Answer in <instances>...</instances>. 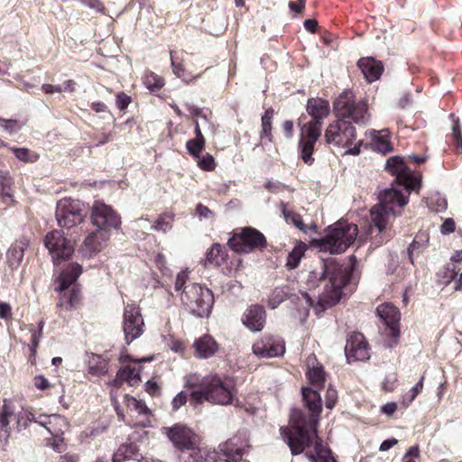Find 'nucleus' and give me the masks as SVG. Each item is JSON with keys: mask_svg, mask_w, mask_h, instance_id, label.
<instances>
[{"mask_svg": "<svg viewBox=\"0 0 462 462\" xmlns=\"http://www.w3.org/2000/svg\"><path fill=\"white\" fill-rule=\"evenodd\" d=\"M353 267L349 263H341L335 258L327 259L319 271L309 273L307 285L315 289L324 283V290L319 297L318 305L322 310L337 304L342 297L343 289L349 283Z\"/></svg>", "mask_w": 462, "mask_h": 462, "instance_id": "f257e3e1", "label": "nucleus"}, {"mask_svg": "<svg viewBox=\"0 0 462 462\" xmlns=\"http://www.w3.org/2000/svg\"><path fill=\"white\" fill-rule=\"evenodd\" d=\"M306 111L311 116V120L303 123L302 118H299L300 140L298 149L300 157L308 165H312L314 158V146L321 135L323 120L328 117L330 112L328 100L320 97H312L308 99Z\"/></svg>", "mask_w": 462, "mask_h": 462, "instance_id": "f03ea898", "label": "nucleus"}, {"mask_svg": "<svg viewBox=\"0 0 462 462\" xmlns=\"http://www.w3.org/2000/svg\"><path fill=\"white\" fill-rule=\"evenodd\" d=\"M291 428L281 429L283 440L287 443L293 456L301 454L317 440H322L318 435V424L305 420L299 411H291L290 416Z\"/></svg>", "mask_w": 462, "mask_h": 462, "instance_id": "7ed1b4c3", "label": "nucleus"}, {"mask_svg": "<svg viewBox=\"0 0 462 462\" xmlns=\"http://www.w3.org/2000/svg\"><path fill=\"white\" fill-rule=\"evenodd\" d=\"M324 237L317 240L320 251L332 254L344 253L356 239L357 226L346 220H339L327 228Z\"/></svg>", "mask_w": 462, "mask_h": 462, "instance_id": "20e7f679", "label": "nucleus"}, {"mask_svg": "<svg viewBox=\"0 0 462 462\" xmlns=\"http://www.w3.org/2000/svg\"><path fill=\"white\" fill-rule=\"evenodd\" d=\"M411 190L406 193L404 186L400 185V188L386 189L380 193L379 204L371 209L372 222L380 233L385 229L387 216L395 215V208H402L408 203Z\"/></svg>", "mask_w": 462, "mask_h": 462, "instance_id": "39448f33", "label": "nucleus"}, {"mask_svg": "<svg viewBox=\"0 0 462 462\" xmlns=\"http://www.w3.org/2000/svg\"><path fill=\"white\" fill-rule=\"evenodd\" d=\"M324 138L328 144L346 149V153L358 155L363 140L356 141V129L349 120L337 117L327 126Z\"/></svg>", "mask_w": 462, "mask_h": 462, "instance_id": "423d86ee", "label": "nucleus"}, {"mask_svg": "<svg viewBox=\"0 0 462 462\" xmlns=\"http://www.w3.org/2000/svg\"><path fill=\"white\" fill-rule=\"evenodd\" d=\"M180 300L184 309L198 318H208L215 303L212 291L199 283L185 286Z\"/></svg>", "mask_w": 462, "mask_h": 462, "instance_id": "0eeeda50", "label": "nucleus"}, {"mask_svg": "<svg viewBox=\"0 0 462 462\" xmlns=\"http://www.w3.org/2000/svg\"><path fill=\"white\" fill-rule=\"evenodd\" d=\"M334 111L337 117L360 125H367L371 118L366 99L357 98L351 90H345L337 97Z\"/></svg>", "mask_w": 462, "mask_h": 462, "instance_id": "6e6552de", "label": "nucleus"}, {"mask_svg": "<svg viewBox=\"0 0 462 462\" xmlns=\"http://www.w3.org/2000/svg\"><path fill=\"white\" fill-rule=\"evenodd\" d=\"M163 430L173 446L181 452L189 451L183 462H206L204 454L197 447V436L194 431L185 425L175 424L163 428Z\"/></svg>", "mask_w": 462, "mask_h": 462, "instance_id": "1a4fd4ad", "label": "nucleus"}, {"mask_svg": "<svg viewBox=\"0 0 462 462\" xmlns=\"http://www.w3.org/2000/svg\"><path fill=\"white\" fill-rule=\"evenodd\" d=\"M82 273V266L77 263H69L60 273L59 277L60 285L58 290L60 291L59 307L66 310L75 309L80 300V292L78 289L72 288L69 291L67 290L78 280Z\"/></svg>", "mask_w": 462, "mask_h": 462, "instance_id": "9d476101", "label": "nucleus"}, {"mask_svg": "<svg viewBox=\"0 0 462 462\" xmlns=\"http://www.w3.org/2000/svg\"><path fill=\"white\" fill-rule=\"evenodd\" d=\"M227 245L236 253L249 254L265 248L267 241L262 232L254 227L246 226L239 232H235L228 239Z\"/></svg>", "mask_w": 462, "mask_h": 462, "instance_id": "9b49d317", "label": "nucleus"}, {"mask_svg": "<svg viewBox=\"0 0 462 462\" xmlns=\"http://www.w3.org/2000/svg\"><path fill=\"white\" fill-rule=\"evenodd\" d=\"M85 217V205L80 200L63 198L57 202L55 217L59 226L72 228L82 223Z\"/></svg>", "mask_w": 462, "mask_h": 462, "instance_id": "f8f14e48", "label": "nucleus"}, {"mask_svg": "<svg viewBox=\"0 0 462 462\" xmlns=\"http://www.w3.org/2000/svg\"><path fill=\"white\" fill-rule=\"evenodd\" d=\"M91 222L97 232L111 236L112 230H118L121 226L120 215L109 205L102 201H95L91 208Z\"/></svg>", "mask_w": 462, "mask_h": 462, "instance_id": "ddd939ff", "label": "nucleus"}, {"mask_svg": "<svg viewBox=\"0 0 462 462\" xmlns=\"http://www.w3.org/2000/svg\"><path fill=\"white\" fill-rule=\"evenodd\" d=\"M207 382L210 402L219 405L233 403L236 389L235 381L232 378L214 374L208 376Z\"/></svg>", "mask_w": 462, "mask_h": 462, "instance_id": "4468645a", "label": "nucleus"}, {"mask_svg": "<svg viewBox=\"0 0 462 462\" xmlns=\"http://www.w3.org/2000/svg\"><path fill=\"white\" fill-rule=\"evenodd\" d=\"M249 436L246 430H239L236 434L218 445L219 453L226 462H240L249 452Z\"/></svg>", "mask_w": 462, "mask_h": 462, "instance_id": "2eb2a0df", "label": "nucleus"}, {"mask_svg": "<svg viewBox=\"0 0 462 462\" xmlns=\"http://www.w3.org/2000/svg\"><path fill=\"white\" fill-rule=\"evenodd\" d=\"M44 245L51 254L53 263L59 265L62 261L68 260L74 252V247L62 231L52 230L44 237Z\"/></svg>", "mask_w": 462, "mask_h": 462, "instance_id": "dca6fc26", "label": "nucleus"}, {"mask_svg": "<svg viewBox=\"0 0 462 462\" xmlns=\"http://www.w3.org/2000/svg\"><path fill=\"white\" fill-rule=\"evenodd\" d=\"M123 319L125 340L129 345L143 333L144 321L140 308L135 304H127L124 310Z\"/></svg>", "mask_w": 462, "mask_h": 462, "instance_id": "f3484780", "label": "nucleus"}, {"mask_svg": "<svg viewBox=\"0 0 462 462\" xmlns=\"http://www.w3.org/2000/svg\"><path fill=\"white\" fill-rule=\"evenodd\" d=\"M385 170L396 177L399 185L404 186L406 193H409V189H416L420 185V180L413 176L400 156L390 157L386 161Z\"/></svg>", "mask_w": 462, "mask_h": 462, "instance_id": "a211bd4d", "label": "nucleus"}, {"mask_svg": "<svg viewBox=\"0 0 462 462\" xmlns=\"http://www.w3.org/2000/svg\"><path fill=\"white\" fill-rule=\"evenodd\" d=\"M240 263V259L229 260L226 248L218 243H215L206 253L204 265L206 267L214 266L221 268L223 273L230 274Z\"/></svg>", "mask_w": 462, "mask_h": 462, "instance_id": "6ab92c4d", "label": "nucleus"}, {"mask_svg": "<svg viewBox=\"0 0 462 462\" xmlns=\"http://www.w3.org/2000/svg\"><path fill=\"white\" fill-rule=\"evenodd\" d=\"M301 393L304 405L309 410L310 414L300 409H293L291 411H299L305 420L319 423L322 411V401L319 391L310 387H302Z\"/></svg>", "mask_w": 462, "mask_h": 462, "instance_id": "aec40b11", "label": "nucleus"}, {"mask_svg": "<svg viewBox=\"0 0 462 462\" xmlns=\"http://www.w3.org/2000/svg\"><path fill=\"white\" fill-rule=\"evenodd\" d=\"M345 353L348 362L369 359L368 343L362 333L355 332L348 337L345 346Z\"/></svg>", "mask_w": 462, "mask_h": 462, "instance_id": "412c9836", "label": "nucleus"}, {"mask_svg": "<svg viewBox=\"0 0 462 462\" xmlns=\"http://www.w3.org/2000/svg\"><path fill=\"white\" fill-rule=\"evenodd\" d=\"M109 238V234L93 231L85 238L79 253L82 257L91 258L102 250Z\"/></svg>", "mask_w": 462, "mask_h": 462, "instance_id": "4be33fe9", "label": "nucleus"}, {"mask_svg": "<svg viewBox=\"0 0 462 462\" xmlns=\"http://www.w3.org/2000/svg\"><path fill=\"white\" fill-rule=\"evenodd\" d=\"M253 352L260 357L280 356L285 352L284 342L279 338L266 337L253 345Z\"/></svg>", "mask_w": 462, "mask_h": 462, "instance_id": "5701e85b", "label": "nucleus"}, {"mask_svg": "<svg viewBox=\"0 0 462 462\" xmlns=\"http://www.w3.org/2000/svg\"><path fill=\"white\" fill-rule=\"evenodd\" d=\"M376 313L384 324L389 328L390 334L393 337H398L400 335V311L392 303L380 304L376 308Z\"/></svg>", "mask_w": 462, "mask_h": 462, "instance_id": "b1692460", "label": "nucleus"}, {"mask_svg": "<svg viewBox=\"0 0 462 462\" xmlns=\"http://www.w3.org/2000/svg\"><path fill=\"white\" fill-rule=\"evenodd\" d=\"M145 459L146 457L140 452L139 446L134 442L121 444L112 457V462H125L129 460L144 462Z\"/></svg>", "mask_w": 462, "mask_h": 462, "instance_id": "393cba45", "label": "nucleus"}, {"mask_svg": "<svg viewBox=\"0 0 462 462\" xmlns=\"http://www.w3.org/2000/svg\"><path fill=\"white\" fill-rule=\"evenodd\" d=\"M193 348L196 357L208 359L218 351L219 345L210 335L206 334L194 341Z\"/></svg>", "mask_w": 462, "mask_h": 462, "instance_id": "a878e982", "label": "nucleus"}, {"mask_svg": "<svg viewBox=\"0 0 462 462\" xmlns=\"http://www.w3.org/2000/svg\"><path fill=\"white\" fill-rule=\"evenodd\" d=\"M265 310L260 305H252L245 313L243 323L252 331H261L265 324Z\"/></svg>", "mask_w": 462, "mask_h": 462, "instance_id": "bb28decb", "label": "nucleus"}, {"mask_svg": "<svg viewBox=\"0 0 462 462\" xmlns=\"http://www.w3.org/2000/svg\"><path fill=\"white\" fill-rule=\"evenodd\" d=\"M29 243L30 241L27 237L22 236L10 246L6 253L7 263L10 268L16 269L20 266Z\"/></svg>", "mask_w": 462, "mask_h": 462, "instance_id": "cd10ccee", "label": "nucleus"}, {"mask_svg": "<svg viewBox=\"0 0 462 462\" xmlns=\"http://www.w3.org/2000/svg\"><path fill=\"white\" fill-rule=\"evenodd\" d=\"M358 67L365 79L370 83L377 80L383 70L382 63L373 58L360 59L358 61Z\"/></svg>", "mask_w": 462, "mask_h": 462, "instance_id": "c85d7f7f", "label": "nucleus"}, {"mask_svg": "<svg viewBox=\"0 0 462 462\" xmlns=\"http://www.w3.org/2000/svg\"><path fill=\"white\" fill-rule=\"evenodd\" d=\"M390 131L387 128L380 131H373L372 134V149L379 153L386 154L393 151V145L390 142Z\"/></svg>", "mask_w": 462, "mask_h": 462, "instance_id": "c756f323", "label": "nucleus"}, {"mask_svg": "<svg viewBox=\"0 0 462 462\" xmlns=\"http://www.w3.org/2000/svg\"><path fill=\"white\" fill-rule=\"evenodd\" d=\"M305 456L310 462H337L331 449L323 445V440H317L313 451H307Z\"/></svg>", "mask_w": 462, "mask_h": 462, "instance_id": "7c9ffc66", "label": "nucleus"}, {"mask_svg": "<svg viewBox=\"0 0 462 462\" xmlns=\"http://www.w3.org/2000/svg\"><path fill=\"white\" fill-rule=\"evenodd\" d=\"M430 235L426 231H420L415 236L412 243L410 245L408 248V255L411 263H413V258L415 255H419L421 252H423L429 244Z\"/></svg>", "mask_w": 462, "mask_h": 462, "instance_id": "2f4dec72", "label": "nucleus"}, {"mask_svg": "<svg viewBox=\"0 0 462 462\" xmlns=\"http://www.w3.org/2000/svg\"><path fill=\"white\" fill-rule=\"evenodd\" d=\"M274 116V110L273 107L267 108L261 118V141H267L269 143L273 142V136L272 134L273 130V118Z\"/></svg>", "mask_w": 462, "mask_h": 462, "instance_id": "473e14b6", "label": "nucleus"}, {"mask_svg": "<svg viewBox=\"0 0 462 462\" xmlns=\"http://www.w3.org/2000/svg\"><path fill=\"white\" fill-rule=\"evenodd\" d=\"M279 209L281 210L285 221L289 224H292L300 231L307 233L308 228L304 225L301 216L293 210H290L287 208V204L283 201L279 203Z\"/></svg>", "mask_w": 462, "mask_h": 462, "instance_id": "72a5a7b5", "label": "nucleus"}, {"mask_svg": "<svg viewBox=\"0 0 462 462\" xmlns=\"http://www.w3.org/2000/svg\"><path fill=\"white\" fill-rule=\"evenodd\" d=\"M117 377L123 379L130 386H135L141 382L140 370L131 365L120 368L117 372Z\"/></svg>", "mask_w": 462, "mask_h": 462, "instance_id": "f704fd0d", "label": "nucleus"}, {"mask_svg": "<svg viewBox=\"0 0 462 462\" xmlns=\"http://www.w3.org/2000/svg\"><path fill=\"white\" fill-rule=\"evenodd\" d=\"M306 376L313 386L317 388H322L324 386L326 382V372L321 365L318 364L317 365L309 368L306 373Z\"/></svg>", "mask_w": 462, "mask_h": 462, "instance_id": "c9c22d12", "label": "nucleus"}, {"mask_svg": "<svg viewBox=\"0 0 462 462\" xmlns=\"http://www.w3.org/2000/svg\"><path fill=\"white\" fill-rule=\"evenodd\" d=\"M174 51H171V69L173 73L180 79H181L184 82L189 83L196 79H198L200 74L197 76H192L189 71L186 70L184 65L181 61H178L174 57Z\"/></svg>", "mask_w": 462, "mask_h": 462, "instance_id": "e433bc0d", "label": "nucleus"}, {"mask_svg": "<svg viewBox=\"0 0 462 462\" xmlns=\"http://www.w3.org/2000/svg\"><path fill=\"white\" fill-rule=\"evenodd\" d=\"M14 416V407L7 402H4L3 406L0 409V429L5 432V434L8 437L10 434V418Z\"/></svg>", "mask_w": 462, "mask_h": 462, "instance_id": "4c0bfd02", "label": "nucleus"}, {"mask_svg": "<svg viewBox=\"0 0 462 462\" xmlns=\"http://www.w3.org/2000/svg\"><path fill=\"white\" fill-rule=\"evenodd\" d=\"M306 248V245L302 242H300L289 253L286 262V266L289 269H295L299 266L300 259L303 256Z\"/></svg>", "mask_w": 462, "mask_h": 462, "instance_id": "58836bf2", "label": "nucleus"}, {"mask_svg": "<svg viewBox=\"0 0 462 462\" xmlns=\"http://www.w3.org/2000/svg\"><path fill=\"white\" fill-rule=\"evenodd\" d=\"M173 221V213H162L159 215L154 224L152 226V229L158 232L166 233L167 231L171 229Z\"/></svg>", "mask_w": 462, "mask_h": 462, "instance_id": "ea45409f", "label": "nucleus"}, {"mask_svg": "<svg viewBox=\"0 0 462 462\" xmlns=\"http://www.w3.org/2000/svg\"><path fill=\"white\" fill-rule=\"evenodd\" d=\"M107 362L100 356H93L89 361L88 373L92 375L100 376L107 373Z\"/></svg>", "mask_w": 462, "mask_h": 462, "instance_id": "a19ab883", "label": "nucleus"}, {"mask_svg": "<svg viewBox=\"0 0 462 462\" xmlns=\"http://www.w3.org/2000/svg\"><path fill=\"white\" fill-rule=\"evenodd\" d=\"M143 82L150 91L160 90L164 86V79L152 71L145 72Z\"/></svg>", "mask_w": 462, "mask_h": 462, "instance_id": "79ce46f5", "label": "nucleus"}, {"mask_svg": "<svg viewBox=\"0 0 462 462\" xmlns=\"http://www.w3.org/2000/svg\"><path fill=\"white\" fill-rule=\"evenodd\" d=\"M204 401L209 402V392L207 382V377L204 378L202 384L197 390H194L190 393V402L194 404H200Z\"/></svg>", "mask_w": 462, "mask_h": 462, "instance_id": "37998d69", "label": "nucleus"}, {"mask_svg": "<svg viewBox=\"0 0 462 462\" xmlns=\"http://www.w3.org/2000/svg\"><path fill=\"white\" fill-rule=\"evenodd\" d=\"M424 375L421 376L420 381L406 393L402 396L401 403L403 407L407 408L415 400V398L422 392Z\"/></svg>", "mask_w": 462, "mask_h": 462, "instance_id": "c03bdc74", "label": "nucleus"}, {"mask_svg": "<svg viewBox=\"0 0 462 462\" xmlns=\"http://www.w3.org/2000/svg\"><path fill=\"white\" fill-rule=\"evenodd\" d=\"M288 292L285 288L276 287L269 296L268 305L272 309L277 308L282 301L286 300Z\"/></svg>", "mask_w": 462, "mask_h": 462, "instance_id": "a18cd8bd", "label": "nucleus"}, {"mask_svg": "<svg viewBox=\"0 0 462 462\" xmlns=\"http://www.w3.org/2000/svg\"><path fill=\"white\" fill-rule=\"evenodd\" d=\"M206 140L190 139L186 143L188 152L194 158H199L201 152L205 148Z\"/></svg>", "mask_w": 462, "mask_h": 462, "instance_id": "49530a36", "label": "nucleus"}, {"mask_svg": "<svg viewBox=\"0 0 462 462\" xmlns=\"http://www.w3.org/2000/svg\"><path fill=\"white\" fill-rule=\"evenodd\" d=\"M11 151L18 160L24 162H33L38 159V156L27 148L12 147Z\"/></svg>", "mask_w": 462, "mask_h": 462, "instance_id": "de8ad7c7", "label": "nucleus"}, {"mask_svg": "<svg viewBox=\"0 0 462 462\" xmlns=\"http://www.w3.org/2000/svg\"><path fill=\"white\" fill-rule=\"evenodd\" d=\"M452 139L453 144L456 146L457 152L462 153V132L460 123L457 118L453 120Z\"/></svg>", "mask_w": 462, "mask_h": 462, "instance_id": "09e8293b", "label": "nucleus"}, {"mask_svg": "<svg viewBox=\"0 0 462 462\" xmlns=\"http://www.w3.org/2000/svg\"><path fill=\"white\" fill-rule=\"evenodd\" d=\"M17 430L20 431L28 426L29 422L34 420V414L29 411L19 412L16 416Z\"/></svg>", "mask_w": 462, "mask_h": 462, "instance_id": "8fccbe9b", "label": "nucleus"}, {"mask_svg": "<svg viewBox=\"0 0 462 462\" xmlns=\"http://www.w3.org/2000/svg\"><path fill=\"white\" fill-rule=\"evenodd\" d=\"M31 344L29 345V348L31 351L30 360L32 363V358H35L37 348L39 346V343L42 337V334H41L40 331H34L31 329Z\"/></svg>", "mask_w": 462, "mask_h": 462, "instance_id": "3c124183", "label": "nucleus"}, {"mask_svg": "<svg viewBox=\"0 0 462 462\" xmlns=\"http://www.w3.org/2000/svg\"><path fill=\"white\" fill-rule=\"evenodd\" d=\"M337 402V391L332 385H328L325 395V405L328 409L332 410Z\"/></svg>", "mask_w": 462, "mask_h": 462, "instance_id": "603ef678", "label": "nucleus"}, {"mask_svg": "<svg viewBox=\"0 0 462 462\" xmlns=\"http://www.w3.org/2000/svg\"><path fill=\"white\" fill-rule=\"evenodd\" d=\"M198 165L200 169L204 171H213L216 167L215 160L212 155L207 153L206 155L198 158Z\"/></svg>", "mask_w": 462, "mask_h": 462, "instance_id": "864d4df0", "label": "nucleus"}, {"mask_svg": "<svg viewBox=\"0 0 462 462\" xmlns=\"http://www.w3.org/2000/svg\"><path fill=\"white\" fill-rule=\"evenodd\" d=\"M457 275V271H456L455 267H450L449 265L443 268L442 272L439 273V276L442 277L441 282L443 284H449Z\"/></svg>", "mask_w": 462, "mask_h": 462, "instance_id": "5fc2aeb1", "label": "nucleus"}, {"mask_svg": "<svg viewBox=\"0 0 462 462\" xmlns=\"http://www.w3.org/2000/svg\"><path fill=\"white\" fill-rule=\"evenodd\" d=\"M0 125L4 127L9 134H14L21 129V125L17 120L14 119H4L0 117Z\"/></svg>", "mask_w": 462, "mask_h": 462, "instance_id": "6e6d98bb", "label": "nucleus"}, {"mask_svg": "<svg viewBox=\"0 0 462 462\" xmlns=\"http://www.w3.org/2000/svg\"><path fill=\"white\" fill-rule=\"evenodd\" d=\"M131 101H132L131 97H129L128 95H126L124 92H119L116 96V107L119 110H121V111H123L125 108H127V106L130 105Z\"/></svg>", "mask_w": 462, "mask_h": 462, "instance_id": "4d7b16f0", "label": "nucleus"}, {"mask_svg": "<svg viewBox=\"0 0 462 462\" xmlns=\"http://www.w3.org/2000/svg\"><path fill=\"white\" fill-rule=\"evenodd\" d=\"M188 401V393L186 392H180L171 402L172 411H176L180 407L186 404Z\"/></svg>", "mask_w": 462, "mask_h": 462, "instance_id": "13d9d810", "label": "nucleus"}, {"mask_svg": "<svg viewBox=\"0 0 462 462\" xmlns=\"http://www.w3.org/2000/svg\"><path fill=\"white\" fill-rule=\"evenodd\" d=\"M1 189L0 193L3 199L8 198L12 199V193H11V179L10 178H5L0 182Z\"/></svg>", "mask_w": 462, "mask_h": 462, "instance_id": "bf43d9fd", "label": "nucleus"}, {"mask_svg": "<svg viewBox=\"0 0 462 462\" xmlns=\"http://www.w3.org/2000/svg\"><path fill=\"white\" fill-rule=\"evenodd\" d=\"M285 185L278 180H268L264 184V188L272 193H278L285 189Z\"/></svg>", "mask_w": 462, "mask_h": 462, "instance_id": "052dcab7", "label": "nucleus"}, {"mask_svg": "<svg viewBox=\"0 0 462 462\" xmlns=\"http://www.w3.org/2000/svg\"><path fill=\"white\" fill-rule=\"evenodd\" d=\"M188 280V273L185 271H181L178 273L174 284L175 291H180L185 288V283Z\"/></svg>", "mask_w": 462, "mask_h": 462, "instance_id": "680f3d73", "label": "nucleus"}, {"mask_svg": "<svg viewBox=\"0 0 462 462\" xmlns=\"http://www.w3.org/2000/svg\"><path fill=\"white\" fill-rule=\"evenodd\" d=\"M155 264L156 266L158 267V269H160V271L165 274V275H168L170 274V270L169 268L166 266V258L165 256L162 254H158L155 257Z\"/></svg>", "mask_w": 462, "mask_h": 462, "instance_id": "e2e57ef3", "label": "nucleus"}, {"mask_svg": "<svg viewBox=\"0 0 462 462\" xmlns=\"http://www.w3.org/2000/svg\"><path fill=\"white\" fill-rule=\"evenodd\" d=\"M306 5V0H297V1H290L289 2V8L291 12L294 13L295 14H300L303 12Z\"/></svg>", "mask_w": 462, "mask_h": 462, "instance_id": "0e129e2a", "label": "nucleus"}, {"mask_svg": "<svg viewBox=\"0 0 462 462\" xmlns=\"http://www.w3.org/2000/svg\"><path fill=\"white\" fill-rule=\"evenodd\" d=\"M456 228V224L453 218H446L440 226V231L443 235L453 233Z\"/></svg>", "mask_w": 462, "mask_h": 462, "instance_id": "69168bd1", "label": "nucleus"}, {"mask_svg": "<svg viewBox=\"0 0 462 462\" xmlns=\"http://www.w3.org/2000/svg\"><path fill=\"white\" fill-rule=\"evenodd\" d=\"M196 214L202 218L208 219L213 217L214 213L205 205L199 203L196 207Z\"/></svg>", "mask_w": 462, "mask_h": 462, "instance_id": "338daca9", "label": "nucleus"}, {"mask_svg": "<svg viewBox=\"0 0 462 462\" xmlns=\"http://www.w3.org/2000/svg\"><path fill=\"white\" fill-rule=\"evenodd\" d=\"M396 382H397L396 374H390V375L386 376L383 383V389L387 392L393 391L395 388Z\"/></svg>", "mask_w": 462, "mask_h": 462, "instance_id": "774afa93", "label": "nucleus"}]
</instances>
